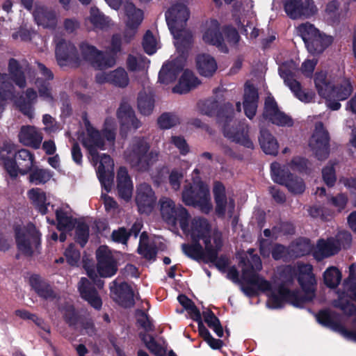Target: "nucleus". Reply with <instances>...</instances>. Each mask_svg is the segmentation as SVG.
I'll use <instances>...</instances> for the list:
<instances>
[{
  "instance_id": "37",
  "label": "nucleus",
  "mask_w": 356,
  "mask_h": 356,
  "mask_svg": "<svg viewBox=\"0 0 356 356\" xmlns=\"http://www.w3.org/2000/svg\"><path fill=\"white\" fill-rule=\"evenodd\" d=\"M213 193L216 204L215 212L218 218H224L226 213L227 198L224 184L221 181H216L213 184Z\"/></svg>"
},
{
  "instance_id": "52",
  "label": "nucleus",
  "mask_w": 356,
  "mask_h": 356,
  "mask_svg": "<svg viewBox=\"0 0 356 356\" xmlns=\"http://www.w3.org/2000/svg\"><path fill=\"white\" fill-rule=\"evenodd\" d=\"M29 180L31 183L35 185L44 184L49 181L51 177V174L49 170L35 168L29 172Z\"/></svg>"
},
{
  "instance_id": "44",
  "label": "nucleus",
  "mask_w": 356,
  "mask_h": 356,
  "mask_svg": "<svg viewBox=\"0 0 356 356\" xmlns=\"http://www.w3.org/2000/svg\"><path fill=\"white\" fill-rule=\"evenodd\" d=\"M259 142L261 148L266 154L275 156L278 153L279 145L277 139L266 129L260 130Z\"/></svg>"
},
{
  "instance_id": "7",
  "label": "nucleus",
  "mask_w": 356,
  "mask_h": 356,
  "mask_svg": "<svg viewBox=\"0 0 356 356\" xmlns=\"http://www.w3.org/2000/svg\"><path fill=\"white\" fill-rule=\"evenodd\" d=\"M161 214L163 220L168 225L179 227L183 232L188 230L190 214L182 205H176L175 202L168 197H163L159 201Z\"/></svg>"
},
{
  "instance_id": "39",
  "label": "nucleus",
  "mask_w": 356,
  "mask_h": 356,
  "mask_svg": "<svg viewBox=\"0 0 356 356\" xmlns=\"http://www.w3.org/2000/svg\"><path fill=\"white\" fill-rule=\"evenodd\" d=\"M195 62L197 72L201 76L205 77L212 76L218 67L215 58L209 54L197 55Z\"/></svg>"
},
{
  "instance_id": "62",
  "label": "nucleus",
  "mask_w": 356,
  "mask_h": 356,
  "mask_svg": "<svg viewBox=\"0 0 356 356\" xmlns=\"http://www.w3.org/2000/svg\"><path fill=\"white\" fill-rule=\"evenodd\" d=\"M204 322L208 327L213 330L216 334H223V328L220 320L216 316L211 310L203 312Z\"/></svg>"
},
{
  "instance_id": "28",
  "label": "nucleus",
  "mask_w": 356,
  "mask_h": 356,
  "mask_svg": "<svg viewBox=\"0 0 356 356\" xmlns=\"http://www.w3.org/2000/svg\"><path fill=\"white\" fill-rule=\"evenodd\" d=\"M211 225L204 218H195L191 222V239H202L205 246L211 245Z\"/></svg>"
},
{
  "instance_id": "35",
  "label": "nucleus",
  "mask_w": 356,
  "mask_h": 356,
  "mask_svg": "<svg viewBox=\"0 0 356 356\" xmlns=\"http://www.w3.org/2000/svg\"><path fill=\"white\" fill-rule=\"evenodd\" d=\"M17 177L19 174L25 175L33 168L35 163V155L26 149L17 151L16 156Z\"/></svg>"
},
{
  "instance_id": "31",
  "label": "nucleus",
  "mask_w": 356,
  "mask_h": 356,
  "mask_svg": "<svg viewBox=\"0 0 356 356\" xmlns=\"http://www.w3.org/2000/svg\"><path fill=\"white\" fill-rule=\"evenodd\" d=\"M200 84V81L189 70H185L177 84L172 88V92L177 94H186Z\"/></svg>"
},
{
  "instance_id": "13",
  "label": "nucleus",
  "mask_w": 356,
  "mask_h": 356,
  "mask_svg": "<svg viewBox=\"0 0 356 356\" xmlns=\"http://www.w3.org/2000/svg\"><path fill=\"white\" fill-rule=\"evenodd\" d=\"M284 11L293 19L309 17L316 11V7L313 0H285Z\"/></svg>"
},
{
  "instance_id": "51",
  "label": "nucleus",
  "mask_w": 356,
  "mask_h": 356,
  "mask_svg": "<svg viewBox=\"0 0 356 356\" xmlns=\"http://www.w3.org/2000/svg\"><path fill=\"white\" fill-rule=\"evenodd\" d=\"M342 278L341 272L335 266L327 268L323 273L324 284L330 289L337 288Z\"/></svg>"
},
{
  "instance_id": "12",
  "label": "nucleus",
  "mask_w": 356,
  "mask_h": 356,
  "mask_svg": "<svg viewBox=\"0 0 356 356\" xmlns=\"http://www.w3.org/2000/svg\"><path fill=\"white\" fill-rule=\"evenodd\" d=\"M262 116L264 120L278 127H291L294 124L290 115L280 110L277 102L273 97H268L265 99Z\"/></svg>"
},
{
  "instance_id": "56",
  "label": "nucleus",
  "mask_w": 356,
  "mask_h": 356,
  "mask_svg": "<svg viewBox=\"0 0 356 356\" xmlns=\"http://www.w3.org/2000/svg\"><path fill=\"white\" fill-rule=\"evenodd\" d=\"M333 306L341 310L343 314L347 316L350 317L356 314L355 305L342 296H339L338 299L334 300Z\"/></svg>"
},
{
  "instance_id": "10",
  "label": "nucleus",
  "mask_w": 356,
  "mask_h": 356,
  "mask_svg": "<svg viewBox=\"0 0 356 356\" xmlns=\"http://www.w3.org/2000/svg\"><path fill=\"white\" fill-rule=\"evenodd\" d=\"M55 54L57 63L60 67H78L81 59L76 46L70 41L61 39L56 44Z\"/></svg>"
},
{
  "instance_id": "5",
  "label": "nucleus",
  "mask_w": 356,
  "mask_h": 356,
  "mask_svg": "<svg viewBox=\"0 0 356 356\" xmlns=\"http://www.w3.org/2000/svg\"><path fill=\"white\" fill-rule=\"evenodd\" d=\"M351 243L350 233L348 231H340L334 237L318 239L313 256L316 260L322 261L325 258L337 254L341 248L345 250L349 248Z\"/></svg>"
},
{
  "instance_id": "36",
  "label": "nucleus",
  "mask_w": 356,
  "mask_h": 356,
  "mask_svg": "<svg viewBox=\"0 0 356 356\" xmlns=\"http://www.w3.org/2000/svg\"><path fill=\"white\" fill-rule=\"evenodd\" d=\"M177 40L175 44L177 52L183 57H186L191 48L193 37L192 33L186 30L185 28H180L179 30L170 31Z\"/></svg>"
},
{
  "instance_id": "8",
  "label": "nucleus",
  "mask_w": 356,
  "mask_h": 356,
  "mask_svg": "<svg viewBox=\"0 0 356 356\" xmlns=\"http://www.w3.org/2000/svg\"><path fill=\"white\" fill-rule=\"evenodd\" d=\"M270 172L274 182L287 188L293 194H302L305 191V184L303 179L293 175L286 166H282L277 162L270 164Z\"/></svg>"
},
{
  "instance_id": "59",
  "label": "nucleus",
  "mask_w": 356,
  "mask_h": 356,
  "mask_svg": "<svg viewBox=\"0 0 356 356\" xmlns=\"http://www.w3.org/2000/svg\"><path fill=\"white\" fill-rule=\"evenodd\" d=\"M122 51V38L120 34H113L111 38V46L106 52H104L105 57L110 56L113 58V66L116 63V58L118 54Z\"/></svg>"
},
{
  "instance_id": "33",
  "label": "nucleus",
  "mask_w": 356,
  "mask_h": 356,
  "mask_svg": "<svg viewBox=\"0 0 356 356\" xmlns=\"http://www.w3.org/2000/svg\"><path fill=\"white\" fill-rule=\"evenodd\" d=\"M183 67V65L177 60H172L163 65L159 73V81L166 85L173 83L182 72Z\"/></svg>"
},
{
  "instance_id": "46",
  "label": "nucleus",
  "mask_w": 356,
  "mask_h": 356,
  "mask_svg": "<svg viewBox=\"0 0 356 356\" xmlns=\"http://www.w3.org/2000/svg\"><path fill=\"white\" fill-rule=\"evenodd\" d=\"M56 219L57 221L56 228L60 232L72 231L74 229L77 219L69 216L66 211L62 209H58L56 211Z\"/></svg>"
},
{
  "instance_id": "55",
  "label": "nucleus",
  "mask_w": 356,
  "mask_h": 356,
  "mask_svg": "<svg viewBox=\"0 0 356 356\" xmlns=\"http://www.w3.org/2000/svg\"><path fill=\"white\" fill-rule=\"evenodd\" d=\"M135 315L137 327L143 329L145 332H149L154 330V325L153 321L145 311L137 309Z\"/></svg>"
},
{
  "instance_id": "60",
  "label": "nucleus",
  "mask_w": 356,
  "mask_h": 356,
  "mask_svg": "<svg viewBox=\"0 0 356 356\" xmlns=\"http://www.w3.org/2000/svg\"><path fill=\"white\" fill-rule=\"evenodd\" d=\"M187 312L190 315L191 318L197 323L198 334H210L208 329L205 327L200 312L197 306L193 302L187 309Z\"/></svg>"
},
{
  "instance_id": "18",
  "label": "nucleus",
  "mask_w": 356,
  "mask_h": 356,
  "mask_svg": "<svg viewBox=\"0 0 356 356\" xmlns=\"http://www.w3.org/2000/svg\"><path fill=\"white\" fill-rule=\"evenodd\" d=\"M84 124L87 132L86 137L81 140L82 145L88 150L92 156H98V149H105V142L102 133L96 128L92 127L90 121L86 118Z\"/></svg>"
},
{
  "instance_id": "26",
  "label": "nucleus",
  "mask_w": 356,
  "mask_h": 356,
  "mask_svg": "<svg viewBox=\"0 0 356 356\" xmlns=\"http://www.w3.org/2000/svg\"><path fill=\"white\" fill-rule=\"evenodd\" d=\"M204 41L209 44L216 46L222 52L228 53L222 33L220 31V25L217 19H211L209 26L203 35Z\"/></svg>"
},
{
  "instance_id": "40",
  "label": "nucleus",
  "mask_w": 356,
  "mask_h": 356,
  "mask_svg": "<svg viewBox=\"0 0 356 356\" xmlns=\"http://www.w3.org/2000/svg\"><path fill=\"white\" fill-rule=\"evenodd\" d=\"M29 282L32 289L41 298L48 300L56 298V294L51 286L42 280L38 275H31Z\"/></svg>"
},
{
  "instance_id": "47",
  "label": "nucleus",
  "mask_w": 356,
  "mask_h": 356,
  "mask_svg": "<svg viewBox=\"0 0 356 356\" xmlns=\"http://www.w3.org/2000/svg\"><path fill=\"white\" fill-rule=\"evenodd\" d=\"M86 20L90 22L94 29L103 30L109 26V17L102 13L97 7L90 8V15Z\"/></svg>"
},
{
  "instance_id": "3",
  "label": "nucleus",
  "mask_w": 356,
  "mask_h": 356,
  "mask_svg": "<svg viewBox=\"0 0 356 356\" xmlns=\"http://www.w3.org/2000/svg\"><path fill=\"white\" fill-rule=\"evenodd\" d=\"M159 153L150 150V145L145 137H134L126 154V160L131 168L139 172H147L158 161Z\"/></svg>"
},
{
  "instance_id": "50",
  "label": "nucleus",
  "mask_w": 356,
  "mask_h": 356,
  "mask_svg": "<svg viewBox=\"0 0 356 356\" xmlns=\"http://www.w3.org/2000/svg\"><path fill=\"white\" fill-rule=\"evenodd\" d=\"M106 82L112 83L120 88H125L129 82L127 72L122 67L111 72L104 76Z\"/></svg>"
},
{
  "instance_id": "9",
  "label": "nucleus",
  "mask_w": 356,
  "mask_h": 356,
  "mask_svg": "<svg viewBox=\"0 0 356 356\" xmlns=\"http://www.w3.org/2000/svg\"><path fill=\"white\" fill-rule=\"evenodd\" d=\"M81 61L84 60L90 64L96 70H103L113 67V58L104 56V51L97 49L87 42L79 44Z\"/></svg>"
},
{
  "instance_id": "22",
  "label": "nucleus",
  "mask_w": 356,
  "mask_h": 356,
  "mask_svg": "<svg viewBox=\"0 0 356 356\" xmlns=\"http://www.w3.org/2000/svg\"><path fill=\"white\" fill-rule=\"evenodd\" d=\"M116 115L120 124L121 134L123 131L127 133L131 129H138L142 125L141 122L136 118L134 111L128 103H121Z\"/></svg>"
},
{
  "instance_id": "41",
  "label": "nucleus",
  "mask_w": 356,
  "mask_h": 356,
  "mask_svg": "<svg viewBox=\"0 0 356 356\" xmlns=\"http://www.w3.org/2000/svg\"><path fill=\"white\" fill-rule=\"evenodd\" d=\"M333 40L332 36L318 32L305 46L310 54H320L332 44Z\"/></svg>"
},
{
  "instance_id": "48",
  "label": "nucleus",
  "mask_w": 356,
  "mask_h": 356,
  "mask_svg": "<svg viewBox=\"0 0 356 356\" xmlns=\"http://www.w3.org/2000/svg\"><path fill=\"white\" fill-rule=\"evenodd\" d=\"M29 197L33 201L35 208L42 215L47 213V197L44 192L38 188H31L28 191Z\"/></svg>"
},
{
  "instance_id": "1",
  "label": "nucleus",
  "mask_w": 356,
  "mask_h": 356,
  "mask_svg": "<svg viewBox=\"0 0 356 356\" xmlns=\"http://www.w3.org/2000/svg\"><path fill=\"white\" fill-rule=\"evenodd\" d=\"M278 274L280 282L277 293L273 292L269 296L271 308H282L284 303L302 308L316 298L317 281L311 264L302 263L297 268L286 265L280 269Z\"/></svg>"
},
{
  "instance_id": "21",
  "label": "nucleus",
  "mask_w": 356,
  "mask_h": 356,
  "mask_svg": "<svg viewBox=\"0 0 356 356\" xmlns=\"http://www.w3.org/2000/svg\"><path fill=\"white\" fill-rule=\"evenodd\" d=\"M97 270L102 277H110L118 270L117 262L104 246H100L96 252Z\"/></svg>"
},
{
  "instance_id": "29",
  "label": "nucleus",
  "mask_w": 356,
  "mask_h": 356,
  "mask_svg": "<svg viewBox=\"0 0 356 356\" xmlns=\"http://www.w3.org/2000/svg\"><path fill=\"white\" fill-rule=\"evenodd\" d=\"M200 191L207 192V195H209V190L202 181H198L193 185L191 184L185 185L181 193L182 201L187 206L195 207V204L197 203L195 201H198L199 197L202 196Z\"/></svg>"
},
{
  "instance_id": "32",
  "label": "nucleus",
  "mask_w": 356,
  "mask_h": 356,
  "mask_svg": "<svg viewBox=\"0 0 356 356\" xmlns=\"http://www.w3.org/2000/svg\"><path fill=\"white\" fill-rule=\"evenodd\" d=\"M117 189L119 196L129 200L132 194L133 184L125 167H120L117 173Z\"/></svg>"
},
{
  "instance_id": "61",
  "label": "nucleus",
  "mask_w": 356,
  "mask_h": 356,
  "mask_svg": "<svg viewBox=\"0 0 356 356\" xmlns=\"http://www.w3.org/2000/svg\"><path fill=\"white\" fill-rule=\"evenodd\" d=\"M157 124L161 129H169L179 124V120L176 115L165 112L158 118Z\"/></svg>"
},
{
  "instance_id": "27",
  "label": "nucleus",
  "mask_w": 356,
  "mask_h": 356,
  "mask_svg": "<svg viewBox=\"0 0 356 356\" xmlns=\"http://www.w3.org/2000/svg\"><path fill=\"white\" fill-rule=\"evenodd\" d=\"M125 12L127 16L124 37L131 40L134 38L136 32L143 19V12L137 8L133 3L127 4L125 7Z\"/></svg>"
},
{
  "instance_id": "38",
  "label": "nucleus",
  "mask_w": 356,
  "mask_h": 356,
  "mask_svg": "<svg viewBox=\"0 0 356 356\" xmlns=\"http://www.w3.org/2000/svg\"><path fill=\"white\" fill-rule=\"evenodd\" d=\"M35 21L44 28L55 29L57 25V17L55 12L46 7H38L33 12Z\"/></svg>"
},
{
  "instance_id": "24",
  "label": "nucleus",
  "mask_w": 356,
  "mask_h": 356,
  "mask_svg": "<svg viewBox=\"0 0 356 356\" xmlns=\"http://www.w3.org/2000/svg\"><path fill=\"white\" fill-rule=\"evenodd\" d=\"M115 286L111 287L112 298L119 305L124 308H131L134 306V292L130 284L126 282L117 284L113 282Z\"/></svg>"
},
{
  "instance_id": "14",
  "label": "nucleus",
  "mask_w": 356,
  "mask_h": 356,
  "mask_svg": "<svg viewBox=\"0 0 356 356\" xmlns=\"http://www.w3.org/2000/svg\"><path fill=\"white\" fill-rule=\"evenodd\" d=\"M213 241L214 245H207L206 247L207 253L206 264H213L220 271L225 272L229 266V259L225 254L218 257V253L223 245L222 234L220 232L213 233Z\"/></svg>"
},
{
  "instance_id": "2",
  "label": "nucleus",
  "mask_w": 356,
  "mask_h": 356,
  "mask_svg": "<svg viewBox=\"0 0 356 356\" xmlns=\"http://www.w3.org/2000/svg\"><path fill=\"white\" fill-rule=\"evenodd\" d=\"M200 113L209 117L216 116L217 122L222 125L225 137L245 148L253 149L254 143L249 136V126L243 121L234 120L233 104L227 102L219 106L215 99L200 101L197 104Z\"/></svg>"
},
{
  "instance_id": "16",
  "label": "nucleus",
  "mask_w": 356,
  "mask_h": 356,
  "mask_svg": "<svg viewBox=\"0 0 356 356\" xmlns=\"http://www.w3.org/2000/svg\"><path fill=\"white\" fill-rule=\"evenodd\" d=\"M280 75L293 95L300 101L309 103L314 97V92L302 88L301 83L295 79V74L289 69H280Z\"/></svg>"
},
{
  "instance_id": "4",
  "label": "nucleus",
  "mask_w": 356,
  "mask_h": 356,
  "mask_svg": "<svg viewBox=\"0 0 356 356\" xmlns=\"http://www.w3.org/2000/svg\"><path fill=\"white\" fill-rule=\"evenodd\" d=\"M314 83L318 95L321 97L335 98L338 100H346L353 92V86L348 78L343 79L337 84H332L325 73H316Z\"/></svg>"
},
{
  "instance_id": "11",
  "label": "nucleus",
  "mask_w": 356,
  "mask_h": 356,
  "mask_svg": "<svg viewBox=\"0 0 356 356\" xmlns=\"http://www.w3.org/2000/svg\"><path fill=\"white\" fill-rule=\"evenodd\" d=\"M309 145L318 160L327 158L330 153V136L323 122H318L316 124Z\"/></svg>"
},
{
  "instance_id": "6",
  "label": "nucleus",
  "mask_w": 356,
  "mask_h": 356,
  "mask_svg": "<svg viewBox=\"0 0 356 356\" xmlns=\"http://www.w3.org/2000/svg\"><path fill=\"white\" fill-rule=\"evenodd\" d=\"M15 238L17 248L22 254L31 257L41 248V233L35 226L31 223L25 229L19 227L15 228Z\"/></svg>"
},
{
  "instance_id": "20",
  "label": "nucleus",
  "mask_w": 356,
  "mask_h": 356,
  "mask_svg": "<svg viewBox=\"0 0 356 356\" xmlns=\"http://www.w3.org/2000/svg\"><path fill=\"white\" fill-rule=\"evenodd\" d=\"M156 197L152 186L143 183L136 189V203L140 213L149 214L153 210L156 204Z\"/></svg>"
},
{
  "instance_id": "34",
  "label": "nucleus",
  "mask_w": 356,
  "mask_h": 356,
  "mask_svg": "<svg viewBox=\"0 0 356 356\" xmlns=\"http://www.w3.org/2000/svg\"><path fill=\"white\" fill-rule=\"evenodd\" d=\"M19 140L26 146L38 149L40 147L42 136L33 126L22 127L19 133Z\"/></svg>"
},
{
  "instance_id": "25",
  "label": "nucleus",
  "mask_w": 356,
  "mask_h": 356,
  "mask_svg": "<svg viewBox=\"0 0 356 356\" xmlns=\"http://www.w3.org/2000/svg\"><path fill=\"white\" fill-rule=\"evenodd\" d=\"M254 269L253 264L250 261H244L242 268V278L248 284L255 286L259 291H268L271 290V284L269 281L260 277Z\"/></svg>"
},
{
  "instance_id": "15",
  "label": "nucleus",
  "mask_w": 356,
  "mask_h": 356,
  "mask_svg": "<svg viewBox=\"0 0 356 356\" xmlns=\"http://www.w3.org/2000/svg\"><path fill=\"white\" fill-rule=\"evenodd\" d=\"M60 312L65 322L69 326L87 331L93 330L94 323L92 321L84 315L80 314L74 305L65 304L61 307Z\"/></svg>"
},
{
  "instance_id": "54",
  "label": "nucleus",
  "mask_w": 356,
  "mask_h": 356,
  "mask_svg": "<svg viewBox=\"0 0 356 356\" xmlns=\"http://www.w3.org/2000/svg\"><path fill=\"white\" fill-rule=\"evenodd\" d=\"M141 336V340L151 353L155 356H165V348L155 340L154 335Z\"/></svg>"
},
{
  "instance_id": "49",
  "label": "nucleus",
  "mask_w": 356,
  "mask_h": 356,
  "mask_svg": "<svg viewBox=\"0 0 356 356\" xmlns=\"http://www.w3.org/2000/svg\"><path fill=\"white\" fill-rule=\"evenodd\" d=\"M154 98L152 94L140 92L138 95L137 104L139 112L145 116L152 114L154 108Z\"/></svg>"
},
{
  "instance_id": "58",
  "label": "nucleus",
  "mask_w": 356,
  "mask_h": 356,
  "mask_svg": "<svg viewBox=\"0 0 356 356\" xmlns=\"http://www.w3.org/2000/svg\"><path fill=\"white\" fill-rule=\"evenodd\" d=\"M297 30L305 44L320 32L314 25L309 22L299 25Z\"/></svg>"
},
{
  "instance_id": "53",
  "label": "nucleus",
  "mask_w": 356,
  "mask_h": 356,
  "mask_svg": "<svg viewBox=\"0 0 356 356\" xmlns=\"http://www.w3.org/2000/svg\"><path fill=\"white\" fill-rule=\"evenodd\" d=\"M74 228V240L81 248H84L89 238V226L83 221H77Z\"/></svg>"
},
{
  "instance_id": "57",
  "label": "nucleus",
  "mask_w": 356,
  "mask_h": 356,
  "mask_svg": "<svg viewBox=\"0 0 356 356\" xmlns=\"http://www.w3.org/2000/svg\"><path fill=\"white\" fill-rule=\"evenodd\" d=\"M15 314L23 320H30L33 321L36 325L41 327L44 331L50 334L49 328L44 327V322L42 318L38 317L36 314H32L26 309H17L15 311Z\"/></svg>"
},
{
  "instance_id": "30",
  "label": "nucleus",
  "mask_w": 356,
  "mask_h": 356,
  "mask_svg": "<svg viewBox=\"0 0 356 356\" xmlns=\"http://www.w3.org/2000/svg\"><path fill=\"white\" fill-rule=\"evenodd\" d=\"M316 318L321 325L330 327L334 331H341L344 329L341 323L340 315L336 312L331 311L329 309L319 310L316 314Z\"/></svg>"
},
{
  "instance_id": "19",
  "label": "nucleus",
  "mask_w": 356,
  "mask_h": 356,
  "mask_svg": "<svg viewBox=\"0 0 356 356\" xmlns=\"http://www.w3.org/2000/svg\"><path fill=\"white\" fill-rule=\"evenodd\" d=\"M16 145L10 142H3L0 146V165L12 180L17 179Z\"/></svg>"
},
{
  "instance_id": "23",
  "label": "nucleus",
  "mask_w": 356,
  "mask_h": 356,
  "mask_svg": "<svg viewBox=\"0 0 356 356\" xmlns=\"http://www.w3.org/2000/svg\"><path fill=\"white\" fill-rule=\"evenodd\" d=\"M78 291L81 298L96 310H100L102 300L95 284L86 277H81L78 284Z\"/></svg>"
},
{
  "instance_id": "42",
  "label": "nucleus",
  "mask_w": 356,
  "mask_h": 356,
  "mask_svg": "<svg viewBox=\"0 0 356 356\" xmlns=\"http://www.w3.org/2000/svg\"><path fill=\"white\" fill-rule=\"evenodd\" d=\"M183 252L189 258L197 261H207V249L204 245L203 248L200 241L197 239H191V243H183L181 245Z\"/></svg>"
},
{
  "instance_id": "64",
  "label": "nucleus",
  "mask_w": 356,
  "mask_h": 356,
  "mask_svg": "<svg viewBox=\"0 0 356 356\" xmlns=\"http://www.w3.org/2000/svg\"><path fill=\"white\" fill-rule=\"evenodd\" d=\"M137 252L145 259L155 261L158 250L155 245H150L147 243L140 241Z\"/></svg>"
},
{
  "instance_id": "43",
  "label": "nucleus",
  "mask_w": 356,
  "mask_h": 356,
  "mask_svg": "<svg viewBox=\"0 0 356 356\" xmlns=\"http://www.w3.org/2000/svg\"><path fill=\"white\" fill-rule=\"evenodd\" d=\"M313 249L314 245L312 244L309 238L300 237L289 245V254L295 258H300L309 255Z\"/></svg>"
},
{
  "instance_id": "17",
  "label": "nucleus",
  "mask_w": 356,
  "mask_h": 356,
  "mask_svg": "<svg viewBox=\"0 0 356 356\" xmlns=\"http://www.w3.org/2000/svg\"><path fill=\"white\" fill-rule=\"evenodd\" d=\"M189 15L188 8L184 4L177 3L172 5L165 13L170 31H179L180 28H185Z\"/></svg>"
},
{
  "instance_id": "45",
  "label": "nucleus",
  "mask_w": 356,
  "mask_h": 356,
  "mask_svg": "<svg viewBox=\"0 0 356 356\" xmlns=\"http://www.w3.org/2000/svg\"><path fill=\"white\" fill-rule=\"evenodd\" d=\"M8 70L10 78L16 86L20 88H24L26 86V81L24 72L19 61L11 58L8 60Z\"/></svg>"
},
{
  "instance_id": "63",
  "label": "nucleus",
  "mask_w": 356,
  "mask_h": 356,
  "mask_svg": "<svg viewBox=\"0 0 356 356\" xmlns=\"http://www.w3.org/2000/svg\"><path fill=\"white\" fill-rule=\"evenodd\" d=\"M13 85L7 74L0 73V99H8L13 95Z\"/></svg>"
}]
</instances>
